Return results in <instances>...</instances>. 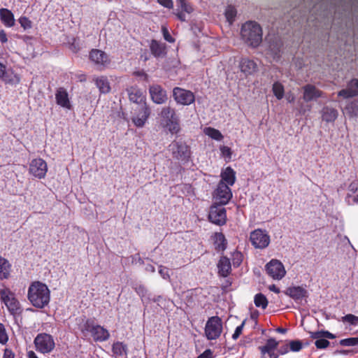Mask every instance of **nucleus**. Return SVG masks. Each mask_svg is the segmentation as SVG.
Returning <instances> with one entry per match:
<instances>
[{"label":"nucleus","mask_w":358,"mask_h":358,"mask_svg":"<svg viewBox=\"0 0 358 358\" xmlns=\"http://www.w3.org/2000/svg\"><path fill=\"white\" fill-rule=\"evenodd\" d=\"M284 293L294 301H299L307 296L308 292L302 287L293 286L287 288Z\"/></svg>","instance_id":"25"},{"label":"nucleus","mask_w":358,"mask_h":358,"mask_svg":"<svg viewBox=\"0 0 358 358\" xmlns=\"http://www.w3.org/2000/svg\"><path fill=\"white\" fill-rule=\"evenodd\" d=\"M236 13L237 11L234 6H229L227 7L225 10V17L230 24H232V22L234 21Z\"/></svg>","instance_id":"39"},{"label":"nucleus","mask_w":358,"mask_h":358,"mask_svg":"<svg viewBox=\"0 0 358 358\" xmlns=\"http://www.w3.org/2000/svg\"><path fill=\"white\" fill-rule=\"evenodd\" d=\"M173 97L178 104L182 106H189L195 100L193 92L178 87L173 90Z\"/></svg>","instance_id":"10"},{"label":"nucleus","mask_w":358,"mask_h":358,"mask_svg":"<svg viewBox=\"0 0 358 358\" xmlns=\"http://www.w3.org/2000/svg\"><path fill=\"white\" fill-rule=\"evenodd\" d=\"M205 134L213 139L216 141H221L223 138V136L221 132L214 128L207 127L205 129Z\"/></svg>","instance_id":"37"},{"label":"nucleus","mask_w":358,"mask_h":358,"mask_svg":"<svg viewBox=\"0 0 358 358\" xmlns=\"http://www.w3.org/2000/svg\"><path fill=\"white\" fill-rule=\"evenodd\" d=\"M0 298L11 315L15 316L21 314L22 308L20 304L15 299L14 294L8 289H3L0 291Z\"/></svg>","instance_id":"6"},{"label":"nucleus","mask_w":358,"mask_h":358,"mask_svg":"<svg viewBox=\"0 0 358 358\" xmlns=\"http://www.w3.org/2000/svg\"><path fill=\"white\" fill-rule=\"evenodd\" d=\"M96 85L101 93L106 94L110 92V87L108 79L105 77H100L96 80Z\"/></svg>","instance_id":"34"},{"label":"nucleus","mask_w":358,"mask_h":358,"mask_svg":"<svg viewBox=\"0 0 358 358\" xmlns=\"http://www.w3.org/2000/svg\"><path fill=\"white\" fill-rule=\"evenodd\" d=\"M159 273L161 277L165 280L169 279L170 275L169 273V269L163 266H159Z\"/></svg>","instance_id":"50"},{"label":"nucleus","mask_w":358,"mask_h":358,"mask_svg":"<svg viewBox=\"0 0 358 358\" xmlns=\"http://www.w3.org/2000/svg\"><path fill=\"white\" fill-rule=\"evenodd\" d=\"M208 220L216 225H224L227 221L226 209L223 206L215 203L210 208Z\"/></svg>","instance_id":"8"},{"label":"nucleus","mask_w":358,"mask_h":358,"mask_svg":"<svg viewBox=\"0 0 358 358\" xmlns=\"http://www.w3.org/2000/svg\"><path fill=\"white\" fill-rule=\"evenodd\" d=\"M149 92L152 100L157 104L164 103L168 99L166 90L159 85H151L149 88Z\"/></svg>","instance_id":"16"},{"label":"nucleus","mask_w":358,"mask_h":358,"mask_svg":"<svg viewBox=\"0 0 358 358\" xmlns=\"http://www.w3.org/2000/svg\"><path fill=\"white\" fill-rule=\"evenodd\" d=\"M90 59L96 64L103 67L106 66L110 63L108 55L97 49L91 50L90 52Z\"/></svg>","instance_id":"21"},{"label":"nucleus","mask_w":358,"mask_h":358,"mask_svg":"<svg viewBox=\"0 0 358 358\" xmlns=\"http://www.w3.org/2000/svg\"><path fill=\"white\" fill-rule=\"evenodd\" d=\"M133 288L138 294V295L141 297L142 301H143V298L145 297L148 293L147 289L143 285L141 284L135 285V286H134Z\"/></svg>","instance_id":"44"},{"label":"nucleus","mask_w":358,"mask_h":358,"mask_svg":"<svg viewBox=\"0 0 358 358\" xmlns=\"http://www.w3.org/2000/svg\"><path fill=\"white\" fill-rule=\"evenodd\" d=\"M322 117L327 122H334L338 117V111L334 108L325 106L322 110Z\"/></svg>","instance_id":"31"},{"label":"nucleus","mask_w":358,"mask_h":358,"mask_svg":"<svg viewBox=\"0 0 358 358\" xmlns=\"http://www.w3.org/2000/svg\"><path fill=\"white\" fill-rule=\"evenodd\" d=\"M81 331L90 332L96 342L106 341L110 338L109 331L103 327L96 324L93 319H87L83 324Z\"/></svg>","instance_id":"4"},{"label":"nucleus","mask_w":358,"mask_h":358,"mask_svg":"<svg viewBox=\"0 0 358 358\" xmlns=\"http://www.w3.org/2000/svg\"><path fill=\"white\" fill-rule=\"evenodd\" d=\"M323 335H324V338H329V339H334L336 337L335 334H333L332 333H331L328 331H324V330H323Z\"/></svg>","instance_id":"60"},{"label":"nucleus","mask_w":358,"mask_h":358,"mask_svg":"<svg viewBox=\"0 0 358 358\" xmlns=\"http://www.w3.org/2000/svg\"><path fill=\"white\" fill-rule=\"evenodd\" d=\"M150 49L156 58H163L166 55V45L161 41L152 39L150 43Z\"/></svg>","instance_id":"23"},{"label":"nucleus","mask_w":358,"mask_h":358,"mask_svg":"<svg viewBox=\"0 0 358 358\" xmlns=\"http://www.w3.org/2000/svg\"><path fill=\"white\" fill-rule=\"evenodd\" d=\"M266 40L268 43V50L269 53L273 56L274 59H278L282 46L281 40L275 36H268Z\"/></svg>","instance_id":"17"},{"label":"nucleus","mask_w":358,"mask_h":358,"mask_svg":"<svg viewBox=\"0 0 358 358\" xmlns=\"http://www.w3.org/2000/svg\"><path fill=\"white\" fill-rule=\"evenodd\" d=\"M29 173L38 178H43L47 173V163L45 160L38 158L31 160L29 164Z\"/></svg>","instance_id":"13"},{"label":"nucleus","mask_w":358,"mask_h":358,"mask_svg":"<svg viewBox=\"0 0 358 358\" xmlns=\"http://www.w3.org/2000/svg\"><path fill=\"white\" fill-rule=\"evenodd\" d=\"M145 270H146V271L150 272V273H154L155 271V268L154 266H152V264H148L145 267Z\"/></svg>","instance_id":"62"},{"label":"nucleus","mask_w":358,"mask_h":358,"mask_svg":"<svg viewBox=\"0 0 358 358\" xmlns=\"http://www.w3.org/2000/svg\"><path fill=\"white\" fill-rule=\"evenodd\" d=\"M342 346H356L358 345V337H351L342 339L339 341Z\"/></svg>","instance_id":"42"},{"label":"nucleus","mask_w":358,"mask_h":358,"mask_svg":"<svg viewBox=\"0 0 358 358\" xmlns=\"http://www.w3.org/2000/svg\"><path fill=\"white\" fill-rule=\"evenodd\" d=\"M19 23L20 24L21 27H23L24 30L31 29L32 27V22L27 17H20L18 20Z\"/></svg>","instance_id":"46"},{"label":"nucleus","mask_w":358,"mask_h":358,"mask_svg":"<svg viewBox=\"0 0 358 358\" xmlns=\"http://www.w3.org/2000/svg\"><path fill=\"white\" fill-rule=\"evenodd\" d=\"M218 273L222 277L229 275L231 270V264L228 257L222 256L217 263Z\"/></svg>","instance_id":"27"},{"label":"nucleus","mask_w":358,"mask_h":358,"mask_svg":"<svg viewBox=\"0 0 358 358\" xmlns=\"http://www.w3.org/2000/svg\"><path fill=\"white\" fill-rule=\"evenodd\" d=\"M303 91V99L305 102L314 101L322 96L323 92L318 90L315 85L308 84L302 87Z\"/></svg>","instance_id":"19"},{"label":"nucleus","mask_w":358,"mask_h":358,"mask_svg":"<svg viewBox=\"0 0 358 358\" xmlns=\"http://www.w3.org/2000/svg\"><path fill=\"white\" fill-rule=\"evenodd\" d=\"M10 264L8 261L0 257V280L7 279L10 275Z\"/></svg>","instance_id":"33"},{"label":"nucleus","mask_w":358,"mask_h":358,"mask_svg":"<svg viewBox=\"0 0 358 358\" xmlns=\"http://www.w3.org/2000/svg\"><path fill=\"white\" fill-rule=\"evenodd\" d=\"M341 321L344 323L347 322L353 326L358 325V317L352 314H348L342 317Z\"/></svg>","instance_id":"40"},{"label":"nucleus","mask_w":358,"mask_h":358,"mask_svg":"<svg viewBox=\"0 0 358 358\" xmlns=\"http://www.w3.org/2000/svg\"><path fill=\"white\" fill-rule=\"evenodd\" d=\"M8 41L6 32L3 30L0 31V41L2 43H6Z\"/></svg>","instance_id":"59"},{"label":"nucleus","mask_w":358,"mask_h":358,"mask_svg":"<svg viewBox=\"0 0 358 358\" xmlns=\"http://www.w3.org/2000/svg\"><path fill=\"white\" fill-rule=\"evenodd\" d=\"M176 3L182 11H185L187 13H191L193 11V8L186 0H176Z\"/></svg>","instance_id":"43"},{"label":"nucleus","mask_w":358,"mask_h":358,"mask_svg":"<svg viewBox=\"0 0 358 358\" xmlns=\"http://www.w3.org/2000/svg\"><path fill=\"white\" fill-rule=\"evenodd\" d=\"M310 337L313 339H320L322 338H324L323 335V330L314 331V332H310Z\"/></svg>","instance_id":"54"},{"label":"nucleus","mask_w":358,"mask_h":358,"mask_svg":"<svg viewBox=\"0 0 358 358\" xmlns=\"http://www.w3.org/2000/svg\"><path fill=\"white\" fill-rule=\"evenodd\" d=\"M268 289L270 291L274 292L275 293L280 292V289L278 287H277L275 285H270Z\"/></svg>","instance_id":"63"},{"label":"nucleus","mask_w":358,"mask_h":358,"mask_svg":"<svg viewBox=\"0 0 358 358\" xmlns=\"http://www.w3.org/2000/svg\"><path fill=\"white\" fill-rule=\"evenodd\" d=\"M185 11L178 12L176 13L177 17L182 22L186 21V15L184 13Z\"/></svg>","instance_id":"61"},{"label":"nucleus","mask_w":358,"mask_h":358,"mask_svg":"<svg viewBox=\"0 0 358 358\" xmlns=\"http://www.w3.org/2000/svg\"><path fill=\"white\" fill-rule=\"evenodd\" d=\"M329 344L330 342L327 339H324V338L316 340L315 342V345L318 349H325L329 345Z\"/></svg>","instance_id":"48"},{"label":"nucleus","mask_w":358,"mask_h":358,"mask_svg":"<svg viewBox=\"0 0 358 358\" xmlns=\"http://www.w3.org/2000/svg\"><path fill=\"white\" fill-rule=\"evenodd\" d=\"M135 110L138 113L133 116L132 122L138 127H143L150 115V109L146 104H143V107H138Z\"/></svg>","instance_id":"18"},{"label":"nucleus","mask_w":358,"mask_h":358,"mask_svg":"<svg viewBox=\"0 0 358 358\" xmlns=\"http://www.w3.org/2000/svg\"><path fill=\"white\" fill-rule=\"evenodd\" d=\"M245 323V320H243V322L241 323V324L238 326L236 328L235 331H234V334L232 335V338L234 340H236L240 336V335L242 334Z\"/></svg>","instance_id":"51"},{"label":"nucleus","mask_w":358,"mask_h":358,"mask_svg":"<svg viewBox=\"0 0 358 358\" xmlns=\"http://www.w3.org/2000/svg\"><path fill=\"white\" fill-rule=\"evenodd\" d=\"M231 197L232 192L229 187L223 181H220L214 194L215 203L222 206L226 205Z\"/></svg>","instance_id":"12"},{"label":"nucleus","mask_w":358,"mask_h":358,"mask_svg":"<svg viewBox=\"0 0 358 358\" xmlns=\"http://www.w3.org/2000/svg\"><path fill=\"white\" fill-rule=\"evenodd\" d=\"M289 350L292 352H299L303 348V343L299 340L290 341L288 343Z\"/></svg>","instance_id":"41"},{"label":"nucleus","mask_w":358,"mask_h":358,"mask_svg":"<svg viewBox=\"0 0 358 358\" xmlns=\"http://www.w3.org/2000/svg\"><path fill=\"white\" fill-rule=\"evenodd\" d=\"M162 32L163 34V37L164 40L169 43H173L175 41V39L171 36L168 29L165 26L162 27Z\"/></svg>","instance_id":"49"},{"label":"nucleus","mask_w":358,"mask_h":358,"mask_svg":"<svg viewBox=\"0 0 358 358\" xmlns=\"http://www.w3.org/2000/svg\"><path fill=\"white\" fill-rule=\"evenodd\" d=\"M15 355L13 351L10 349H5L3 358H14Z\"/></svg>","instance_id":"58"},{"label":"nucleus","mask_w":358,"mask_h":358,"mask_svg":"<svg viewBox=\"0 0 358 358\" xmlns=\"http://www.w3.org/2000/svg\"><path fill=\"white\" fill-rule=\"evenodd\" d=\"M345 109L350 116L358 117V99L349 102Z\"/></svg>","instance_id":"35"},{"label":"nucleus","mask_w":358,"mask_h":358,"mask_svg":"<svg viewBox=\"0 0 358 358\" xmlns=\"http://www.w3.org/2000/svg\"><path fill=\"white\" fill-rule=\"evenodd\" d=\"M56 103L62 108L71 109L72 106L69 100V94L64 87L57 89L55 93Z\"/></svg>","instance_id":"24"},{"label":"nucleus","mask_w":358,"mask_h":358,"mask_svg":"<svg viewBox=\"0 0 358 358\" xmlns=\"http://www.w3.org/2000/svg\"><path fill=\"white\" fill-rule=\"evenodd\" d=\"M278 345L279 342L275 338H271L268 339L264 345L258 348L261 352V358H265L266 354L269 358H278L279 353H276V350Z\"/></svg>","instance_id":"14"},{"label":"nucleus","mask_w":358,"mask_h":358,"mask_svg":"<svg viewBox=\"0 0 358 358\" xmlns=\"http://www.w3.org/2000/svg\"><path fill=\"white\" fill-rule=\"evenodd\" d=\"M254 302L257 307H260L263 309H265L268 305L266 297L262 293L255 295Z\"/></svg>","instance_id":"36"},{"label":"nucleus","mask_w":358,"mask_h":358,"mask_svg":"<svg viewBox=\"0 0 358 358\" xmlns=\"http://www.w3.org/2000/svg\"><path fill=\"white\" fill-rule=\"evenodd\" d=\"M243 261V255L241 252L236 251L232 255V262L234 267L240 266Z\"/></svg>","instance_id":"45"},{"label":"nucleus","mask_w":358,"mask_h":358,"mask_svg":"<svg viewBox=\"0 0 358 358\" xmlns=\"http://www.w3.org/2000/svg\"><path fill=\"white\" fill-rule=\"evenodd\" d=\"M222 180L220 181H223L228 186L233 185L236 181V172L234 171L232 168L230 166L227 167L224 171L221 173Z\"/></svg>","instance_id":"29"},{"label":"nucleus","mask_w":358,"mask_h":358,"mask_svg":"<svg viewBox=\"0 0 358 358\" xmlns=\"http://www.w3.org/2000/svg\"><path fill=\"white\" fill-rule=\"evenodd\" d=\"M157 1L164 8L171 9L173 7V0H157Z\"/></svg>","instance_id":"52"},{"label":"nucleus","mask_w":358,"mask_h":358,"mask_svg":"<svg viewBox=\"0 0 358 358\" xmlns=\"http://www.w3.org/2000/svg\"><path fill=\"white\" fill-rule=\"evenodd\" d=\"M338 96H342L344 99L358 96V79L353 78L349 81L347 84V87L339 91Z\"/></svg>","instance_id":"20"},{"label":"nucleus","mask_w":358,"mask_h":358,"mask_svg":"<svg viewBox=\"0 0 358 358\" xmlns=\"http://www.w3.org/2000/svg\"><path fill=\"white\" fill-rule=\"evenodd\" d=\"M129 95V99L131 101L136 103L138 107H143V104H146L145 96L143 95V92L135 87H131L127 90Z\"/></svg>","instance_id":"22"},{"label":"nucleus","mask_w":358,"mask_h":358,"mask_svg":"<svg viewBox=\"0 0 358 358\" xmlns=\"http://www.w3.org/2000/svg\"><path fill=\"white\" fill-rule=\"evenodd\" d=\"M27 297L32 306L37 308H43L50 302V292L47 285L36 281L29 287Z\"/></svg>","instance_id":"1"},{"label":"nucleus","mask_w":358,"mask_h":358,"mask_svg":"<svg viewBox=\"0 0 358 358\" xmlns=\"http://www.w3.org/2000/svg\"><path fill=\"white\" fill-rule=\"evenodd\" d=\"M348 189L352 193H355L358 189V180H355L352 181L350 184V185L348 187Z\"/></svg>","instance_id":"56"},{"label":"nucleus","mask_w":358,"mask_h":358,"mask_svg":"<svg viewBox=\"0 0 358 358\" xmlns=\"http://www.w3.org/2000/svg\"><path fill=\"white\" fill-rule=\"evenodd\" d=\"M112 351L115 357H124L127 354V345L122 342H115L113 344Z\"/></svg>","instance_id":"32"},{"label":"nucleus","mask_w":358,"mask_h":358,"mask_svg":"<svg viewBox=\"0 0 358 358\" xmlns=\"http://www.w3.org/2000/svg\"><path fill=\"white\" fill-rule=\"evenodd\" d=\"M197 358H213V352L210 349H207Z\"/></svg>","instance_id":"57"},{"label":"nucleus","mask_w":358,"mask_h":358,"mask_svg":"<svg viewBox=\"0 0 358 358\" xmlns=\"http://www.w3.org/2000/svg\"><path fill=\"white\" fill-rule=\"evenodd\" d=\"M222 331V322L217 316L210 317L205 327V334L208 340L217 338Z\"/></svg>","instance_id":"7"},{"label":"nucleus","mask_w":358,"mask_h":358,"mask_svg":"<svg viewBox=\"0 0 358 358\" xmlns=\"http://www.w3.org/2000/svg\"><path fill=\"white\" fill-rule=\"evenodd\" d=\"M34 343L36 351L43 354L50 353L55 347L53 337L46 333L38 334L34 338Z\"/></svg>","instance_id":"5"},{"label":"nucleus","mask_w":358,"mask_h":358,"mask_svg":"<svg viewBox=\"0 0 358 358\" xmlns=\"http://www.w3.org/2000/svg\"><path fill=\"white\" fill-rule=\"evenodd\" d=\"M28 358H38L34 351H29L27 352Z\"/></svg>","instance_id":"64"},{"label":"nucleus","mask_w":358,"mask_h":358,"mask_svg":"<svg viewBox=\"0 0 358 358\" xmlns=\"http://www.w3.org/2000/svg\"><path fill=\"white\" fill-rule=\"evenodd\" d=\"M162 119V124L172 134H178L180 130L179 117L176 114L175 108L170 106L162 108L159 114Z\"/></svg>","instance_id":"3"},{"label":"nucleus","mask_w":358,"mask_h":358,"mask_svg":"<svg viewBox=\"0 0 358 358\" xmlns=\"http://www.w3.org/2000/svg\"><path fill=\"white\" fill-rule=\"evenodd\" d=\"M6 74V66L3 63L0 62V78L3 79L6 82H8L5 76Z\"/></svg>","instance_id":"55"},{"label":"nucleus","mask_w":358,"mask_h":358,"mask_svg":"<svg viewBox=\"0 0 358 358\" xmlns=\"http://www.w3.org/2000/svg\"><path fill=\"white\" fill-rule=\"evenodd\" d=\"M267 274L274 280H281L286 274V271L282 262L278 259H271L266 266Z\"/></svg>","instance_id":"11"},{"label":"nucleus","mask_w":358,"mask_h":358,"mask_svg":"<svg viewBox=\"0 0 358 358\" xmlns=\"http://www.w3.org/2000/svg\"><path fill=\"white\" fill-rule=\"evenodd\" d=\"M262 29L256 22L248 21L241 27V39L251 48H257L262 43Z\"/></svg>","instance_id":"2"},{"label":"nucleus","mask_w":358,"mask_h":358,"mask_svg":"<svg viewBox=\"0 0 358 358\" xmlns=\"http://www.w3.org/2000/svg\"><path fill=\"white\" fill-rule=\"evenodd\" d=\"M241 71L247 75H251L257 71V63L248 58H243L240 62Z\"/></svg>","instance_id":"26"},{"label":"nucleus","mask_w":358,"mask_h":358,"mask_svg":"<svg viewBox=\"0 0 358 358\" xmlns=\"http://www.w3.org/2000/svg\"><path fill=\"white\" fill-rule=\"evenodd\" d=\"M273 92L278 99H282L284 96V87L278 82H275L273 85Z\"/></svg>","instance_id":"38"},{"label":"nucleus","mask_w":358,"mask_h":358,"mask_svg":"<svg viewBox=\"0 0 358 358\" xmlns=\"http://www.w3.org/2000/svg\"><path fill=\"white\" fill-rule=\"evenodd\" d=\"M227 242L222 233H215L214 236L215 249L217 252H223L227 248Z\"/></svg>","instance_id":"30"},{"label":"nucleus","mask_w":358,"mask_h":358,"mask_svg":"<svg viewBox=\"0 0 358 358\" xmlns=\"http://www.w3.org/2000/svg\"><path fill=\"white\" fill-rule=\"evenodd\" d=\"M8 337L3 324L0 323V343L6 344L8 342Z\"/></svg>","instance_id":"47"},{"label":"nucleus","mask_w":358,"mask_h":358,"mask_svg":"<svg viewBox=\"0 0 358 358\" xmlns=\"http://www.w3.org/2000/svg\"><path fill=\"white\" fill-rule=\"evenodd\" d=\"M252 245L258 249H264L270 243V236L265 230L255 229L252 231L250 236Z\"/></svg>","instance_id":"9"},{"label":"nucleus","mask_w":358,"mask_h":358,"mask_svg":"<svg viewBox=\"0 0 358 358\" xmlns=\"http://www.w3.org/2000/svg\"><path fill=\"white\" fill-rule=\"evenodd\" d=\"M174 157L186 160L189 157L190 150L188 145L182 141L173 142L170 145Z\"/></svg>","instance_id":"15"},{"label":"nucleus","mask_w":358,"mask_h":358,"mask_svg":"<svg viewBox=\"0 0 358 358\" xmlns=\"http://www.w3.org/2000/svg\"><path fill=\"white\" fill-rule=\"evenodd\" d=\"M0 19L5 26L12 27L15 24L13 13L7 8L0 9Z\"/></svg>","instance_id":"28"},{"label":"nucleus","mask_w":358,"mask_h":358,"mask_svg":"<svg viewBox=\"0 0 358 358\" xmlns=\"http://www.w3.org/2000/svg\"><path fill=\"white\" fill-rule=\"evenodd\" d=\"M289 350V345L285 344L282 346H280L279 348H277L276 353H279V355H283L287 354Z\"/></svg>","instance_id":"53"}]
</instances>
